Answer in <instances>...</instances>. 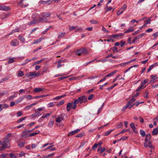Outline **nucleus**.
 <instances>
[{"mask_svg":"<svg viewBox=\"0 0 158 158\" xmlns=\"http://www.w3.org/2000/svg\"><path fill=\"white\" fill-rule=\"evenodd\" d=\"M0 144L2 145L0 150L3 151L6 148H9L10 147V143L9 140H5L4 141H0Z\"/></svg>","mask_w":158,"mask_h":158,"instance_id":"f257e3e1","label":"nucleus"},{"mask_svg":"<svg viewBox=\"0 0 158 158\" xmlns=\"http://www.w3.org/2000/svg\"><path fill=\"white\" fill-rule=\"evenodd\" d=\"M87 98L84 95L81 96L78 98L77 99L74 101V103L76 105L79 103L82 104V103H85L87 102Z\"/></svg>","mask_w":158,"mask_h":158,"instance_id":"f03ea898","label":"nucleus"},{"mask_svg":"<svg viewBox=\"0 0 158 158\" xmlns=\"http://www.w3.org/2000/svg\"><path fill=\"white\" fill-rule=\"evenodd\" d=\"M77 107V105L74 103V102L72 103H68L67 106V110L68 111L70 110L71 108L73 109H75Z\"/></svg>","mask_w":158,"mask_h":158,"instance_id":"7ed1b4c3","label":"nucleus"},{"mask_svg":"<svg viewBox=\"0 0 158 158\" xmlns=\"http://www.w3.org/2000/svg\"><path fill=\"white\" fill-rule=\"evenodd\" d=\"M10 44L12 46L16 47L19 45V42L17 39H14L10 41Z\"/></svg>","mask_w":158,"mask_h":158,"instance_id":"20e7f679","label":"nucleus"},{"mask_svg":"<svg viewBox=\"0 0 158 158\" xmlns=\"http://www.w3.org/2000/svg\"><path fill=\"white\" fill-rule=\"evenodd\" d=\"M10 10V8L4 5L0 6V10L8 11Z\"/></svg>","mask_w":158,"mask_h":158,"instance_id":"39448f33","label":"nucleus"},{"mask_svg":"<svg viewBox=\"0 0 158 158\" xmlns=\"http://www.w3.org/2000/svg\"><path fill=\"white\" fill-rule=\"evenodd\" d=\"M127 8V6L125 4H124L123 6L119 10L120 11L119 14H118V15H119L123 13V11Z\"/></svg>","mask_w":158,"mask_h":158,"instance_id":"423d86ee","label":"nucleus"},{"mask_svg":"<svg viewBox=\"0 0 158 158\" xmlns=\"http://www.w3.org/2000/svg\"><path fill=\"white\" fill-rule=\"evenodd\" d=\"M28 132L27 131H23L22 134L21 135V137H25V138H28L30 137V134L28 133Z\"/></svg>","mask_w":158,"mask_h":158,"instance_id":"0eeeda50","label":"nucleus"},{"mask_svg":"<svg viewBox=\"0 0 158 158\" xmlns=\"http://www.w3.org/2000/svg\"><path fill=\"white\" fill-rule=\"evenodd\" d=\"M64 119V117L62 115H59L56 118V121L57 123L61 122Z\"/></svg>","mask_w":158,"mask_h":158,"instance_id":"6e6552de","label":"nucleus"},{"mask_svg":"<svg viewBox=\"0 0 158 158\" xmlns=\"http://www.w3.org/2000/svg\"><path fill=\"white\" fill-rule=\"evenodd\" d=\"M123 35V33H121L115 35H112L110 36L111 37L118 39L120 37H122Z\"/></svg>","mask_w":158,"mask_h":158,"instance_id":"1a4fd4ad","label":"nucleus"},{"mask_svg":"<svg viewBox=\"0 0 158 158\" xmlns=\"http://www.w3.org/2000/svg\"><path fill=\"white\" fill-rule=\"evenodd\" d=\"M51 14L49 12H45L41 14V16L44 17H48L50 16Z\"/></svg>","mask_w":158,"mask_h":158,"instance_id":"9d476101","label":"nucleus"},{"mask_svg":"<svg viewBox=\"0 0 158 158\" xmlns=\"http://www.w3.org/2000/svg\"><path fill=\"white\" fill-rule=\"evenodd\" d=\"M9 107V105L6 104H0V111L2 110L3 109L7 108Z\"/></svg>","mask_w":158,"mask_h":158,"instance_id":"9b49d317","label":"nucleus"},{"mask_svg":"<svg viewBox=\"0 0 158 158\" xmlns=\"http://www.w3.org/2000/svg\"><path fill=\"white\" fill-rule=\"evenodd\" d=\"M37 23H38L41 22H48V20L45 18H41L37 20Z\"/></svg>","mask_w":158,"mask_h":158,"instance_id":"f8f14e48","label":"nucleus"},{"mask_svg":"<svg viewBox=\"0 0 158 158\" xmlns=\"http://www.w3.org/2000/svg\"><path fill=\"white\" fill-rule=\"evenodd\" d=\"M80 131V129H78L73 131H72L69 133L68 135L69 136L72 135H74L75 134L78 133Z\"/></svg>","mask_w":158,"mask_h":158,"instance_id":"ddd939ff","label":"nucleus"},{"mask_svg":"<svg viewBox=\"0 0 158 158\" xmlns=\"http://www.w3.org/2000/svg\"><path fill=\"white\" fill-rule=\"evenodd\" d=\"M66 96V94H64V95H63L61 96H57V97H56L55 98H53V100H58L62 98H64V97H65Z\"/></svg>","mask_w":158,"mask_h":158,"instance_id":"4468645a","label":"nucleus"},{"mask_svg":"<svg viewBox=\"0 0 158 158\" xmlns=\"http://www.w3.org/2000/svg\"><path fill=\"white\" fill-rule=\"evenodd\" d=\"M53 121L52 120H50L48 124V126L49 127L51 128L53 126Z\"/></svg>","mask_w":158,"mask_h":158,"instance_id":"2eb2a0df","label":"nucleus"},{"mask_svg":"<svg viewBox=\"0 0 158 158\" xmlns=\"http://www.w3.org/2000/svg\"><path fill=\"white\" fill-rule=\"evenodd\" d=\"M151 138V136L150 134H148L146 136V137L145 138V141L146 142H147L148 141L150 140V139Z\"/></svg>","mask_w":158,"mask_h":158,"instance_id":"dca6fc26","label":"nucleus"},{"mask_svg":"<svg viewBox=\"0 0 158 158\" xmlns=\"http://www.w3.org/2000/svg\"><path fill=\"white\" fill-rule=\"evenodd\" d=\"M152 134L154 135H156L158 134V127L154 129L152 132Z\"/></svg>","mask_w":158,"mask_h":158,"instance_id":"f3484780","label":"nucleus"},{"mask_svg":"<svg viewBox=\"0 0 158 158\" xmlns=\"http://www.w3.org/2000/svg\"><path fill=\"white\" fill-rule=\"evenodd\" d=\"M44 60V58L40 60L36 61L33 64L32 66H34L36 64H38L42 63Z\"/></svg>","mask_w":158,"mask_h":158,"instance_id":"a211bd4d","label":"nucleus"},{"mask_svg":"<svg viewBox=\"0 0 158 158\" xmlns=\"http://www.w3.org/2000/svg\"><path fill=\"white\" fill-rule=\"evenodd\" d=\"M43 39L42 38H40L34 41V42L32 43V44H35L38 43H40L43 40Z\"/></svg>","mask_w":158,"mask_h":158,"instance_id":"6ab92c4d","label":"nucleus"},{"mask_svg":"<svg viewBox=\"0 0 158 158\" xmlns=\"http://www.w3.org/2000/svg\"><path fill=\"white\" fill-rule=\"evenodd\" d=\"M10 157L12 158H16L18 157L17 153L13 154L12 153H10L9 154Z\"/></svg>","mask_w":158,"mask_h":158,"instance_id":"aec40b11","label":"nucleus"},{"mask_svg":"<svg viewBox=\"0 0 158 158\" xmlns=\"http://www.w3.org/2000/svg\"><path fill=\"white\" fill-rule=\"evenodd\" d=\"M117 70H115L112 72H111V73H109V74H107V75H106L105 77H109L110 76H112V75H113V74L116 73L117 72Z\"/></svg>","mask_w":158,"mask_h":158,"instance_id":"412c9836","label":"nucleus"},{"mask_svg":"<svg viewBox=\"0 0 158 158\" xmlns=\"http://www.w3.org/2000/svg\"><path fill=\"white\" fill-rule=\"evenodd\" d=\"M40 132V131H37L36 132H33L31 134H30V137L34 136L38 134Z\"/></svg>","mask_w":158,"mask_h":158,"instance_id":"4be33fe9","label":"nucleus"},{"mask_svg":"<svg viewBox=\"0 0 158 158\" xmlns=\"http://www.w3.org/2000/svg\"><path fill=\"white\" fill-rule=\"evenodd\" d=\"M146 87V86L142 84V83H141V85L137 89L136 91H138L141 89H144Z\"/></svg>","mask_w":158,"mask_h":158,"instance_id":"5701e85b","label":"nucleus"},{"mask_svg":"<svg viewBox=\"0 0 158 158\" xmlns=\"http://www.w3.org/2000/svg\"><path fill=\"white\" fill-rule=\"evenodd\" d=\"M43 89L40 88H36L34 89V91L35 92H38L42 91Z\"/></svg>","mask_w":158,"mask_h":158,"instance_id":"b1692460","label":"nucleus"},{"mask_svg":"<svg viewBox=\"0 0 158 158\" xmlns=\"http://www.w3.org/2000/svg\"><path fill=\"white\" fill-rule=\"evenodd\" d=\"M34 72H30L27 73L26 74V76L27 77H30L31 76H34Z\"/></svg>","mask_w":158,"mask_h":158,"instance_id":"393cba45","label":"nucleus"},{"mask_svg":"<svg viewBox=\"0 0 158 158\" xmlns=\"http://www.w3.org/2000/svg\"><path fill=\"white\" fill-rule=\"evenodd\" d=\"M18 38L22 42L24 43L25 42V39L21 35H19L18 36Z\"/></svg>","mask_w":158,"mask_h":158,"instance_id":"a878e982","label":"nucleus"},{"mask_svg":"<svg viewBox=\"0 0 158 158\" xmlns=\"http://www.w3.org/2000/svg\"><path fill=\"white\" fill-rule=\"evenodd\" d=\"M18 157H21L23 156L25 157V153L23 152H21L19 154L17 153Z\"/></svg>","mask_w":158,"mask_h":158,"instance_id":"bb28decb","label":"nucleus"},{"mask_svg":"<svg viewBox=\"0 0 158 158\" xmlns=\"http://www.w3.org/2000/svg\"><path fill=\"white\" fill-rule=\"evenodd\" d=\"M18 75L19 77H22L24 75L23 72L21 71H19Z\"/></svg>","mask_w":158,"mask_h":158,"instance_id":"cd10ccee","label":"nucleus"},{"mask_svg":"<svg viewBox=\"0 0 158 158\" xmlns=\"http://www.w3.org/2000/svg\"><path fill=\"white\" fill-rule=\"evenodd\" d=\"M51 114V113H46L45 114H43L42 116V118H47L48 116L50 115Z\"/></svg>","mask_w":158,"mask_h":158,"instance_id":"c85d7f7f","label":"nucleus"},{"mask_svg":"<svg viewBox=\"0 0 158 158\" xmlns=\"http://www.w3.org/2000/svg\"><path fill=\"white\" fill-rule=\"evenodd\" d=\"M45 109V108L44 107H43L40 108H39L37 109V110H35V112H37V110L38 111H41L44 110Z\"/></svg>","mask_w":158,"mask_h":158,"instance_id":"c756f323","label":"nucleus"},{"mask_svg":"<svg viewBox=\"0 0 158 158\" xmlns=\"http://www.w3.org/2000/svg\"><path fill=\"white\" fill-rule=\"evenodd\" d=\"M113 130H108V131H107V132H106L104 133V135L105 136H108Z\"/></svg>","mask_w":158,"mask_h":158,"instance_id":"7c9ffc66","label":"nucleus"},{"mask_svg":"<svg viewBox=\"0 0 158 158\" xmlns=\"http://www.w3.org/2000/svg\"><path fill=\"white\" fill-rule=\"evenodd\" d=\"M65 35V33H60L58 35V38H60L61 37H64Z\"/></svg>","mask_w":158,"mask_h":158,"instance_id":"2f4dec72","label":"nucleus"},{"mask_svg":"<svg viewBox=\"0 0 158 158\" xmlns=\"http://www.w3.org/2000/svg\"><path fill=\"white\" fill-rule=\"evenodd\" d=\"M145 33H142L139 35H138V36H136V37L137 38V39H139L141 38H142L143 36H144L145 35Z\"/></svg>","mask_w":158,"mask_h":158,"instance_id":"473e14b6","label":"nucleus"},{"mask_svg":"<svg viewBox=\"0 0 158 158\" xmlns=\"http://www.w3.org/2000/svg\"><path fill=\"white\" fill-rule=\"evenodd\" d=\"M134 31V29L129 28V29H128L126 31H125L124 33H128L130 32H132Z\"/></svg>","mask_w":158,"mask_h":158,"instance_id":"72a5a7b5","label":"nucleus"},{"mask_svg":"<svg viewBox=\"0 0 158 158\" xmlns=\"http://www.w3.org/2000/svg\"><path fill=\"white\" fill-rule=\"evenodd\" d=\"M89 21L91 23L93 24H97L98 23L97 21L94 20H90Z\"/></svg>","mask_w":158,"mask_h":158,"instance_id":"f704fd0d","label":"nucleus"},{"mask_svg":"<svg viewBox=\"0 0 158 158\" xmlns=\"http://www.w3.org/2000/svg\"><path fill=\"white\" fill-rule=\"evenodd\" d=\"M26 118H27L26 117H24L21 118H20V119H19V120H18L17 121V122L18 123H20L21 122L23 121V120H25Z\"/></svg>","mask_w":158,"mask_h":158,"instance_id":"c9c22d12","label":"nucleus"},{"mask_svg":"<svg viewBox=\"0 0 158 158\" xmlns=\"http://www.w3.org/2000/svg\"><path fill=\"white\" fill-rule=\"evenodd\" d=\"M51 27V26H49L48 28L46 29L44 31H43L42 32V34H45L46 32H47L50 29Z\"/></svg>","mask_w":158,"mask_h":158,"instance_id":"e433bc0d","label":"nucleus"},{"mask_svg":"<svg viewBox=\"0 0 158 158\" xmlns=\"http://www.w3.org/2000/svg\"><path fill=\"white\" fill-rule=\"evenodd\" d=\"M9 155V154L6 153H2L1 155V156L3 158H6L7 156Z\"/></svg>","mask_w":158,"mask_h":158,"instance_id":"4c0bfd02","label":"nucleus"},{"mask_svg":"<svg viewBox=\"0 0 158 158\" xmlns=\"http://www.w3.org/2000/svg\"><path fill=\"white\" fill-rule=\"evenodd\" d=\"M158 65V63H156L151 65L149 67L151 69H152L154 67Z\"/></svg>","mask_w":158,"mask_h":158,"instance_id":"58836bf2","label":"nucleus"},{"mask_svg":"<svg viewBox=\"0 0 158 158\" xmlns=\"http://www.w3.org/2000/svg\"><path fill=\"white\" fill-rule=\"evenodd\" d=\"M140 134L143 136L144 137L145 136V132L144 131L140 130Z\"/></svg>","mask_w":158,"mask_h":158,"instance_id":"ea45409f","label":"nucleus"},{"mask_svg":"<svg viewBox=\"0 0 158 158\" xmlns=\"http://www.w3.org/2000/svg\"><path fill=\"white\" fill-rule=\"evenodd\" d=\"M35 23H37V20L36 21L34 20V21H31V22H30V23H28V25H31V24H35Z\"/></svg>","mask_w":158,"mask_h":158,"instance_id":"a19ab883","label":"nucleus"},{"mask_svg":"<svg viewBox=\"0 0 158 158\" xmlns=\"http://www.w3.org/2000/svg\"><path fill=\"white\" fill-rule=\"evenodd\" d=\"M123 123L121 122L116 127L118 128H120L123 127Z\"/></svg>","mask_w":158,"mask_h":158,"instance_id":"79ce46f5","label":"nucleus"},{"mask_svg":"<svg viewBox=\"0 0 158 158\" xmlns=\"http://www.w3.org/2000/svg\"><path fill=\"white\" fill-rule=\"evenodd\" d=\"M64 100H62L60 101L58 104L57 105L58 106H60L63 105L64 103Z\"/></svg>","mask_w":158,"mask_h":158,"instance_id":"37998d69","label":"nucleus"},{"mask_svg":"<svg viewBox=\"0 0 158 158\" xmlns=\"http://www.w3.org/2000/svg\"><path fill=\"white\" fill-rule=\"evenodd\" d=\"M48 107H53L54 105V104L53 102H51L48 103L47 105Z\"/></svg>","mask_w":158,"mask_h":158,"instance_id":"c03bdc74","label":"nucleus"},{"mask_svg":"<svg viewBox=\"0 0 158 158\" xmlns=\"http://www.w3.org/2000/svg\"><path fill=\"white\" fill-rule=\"evenodd\" d=\"M32 106L31 104L27 105L25 107L24 109L26 110H28L30 109L31 107H32Z\"/></svg>","mask_w":158,"mask_h":158,"instance_id":"a18cd8bd","label":"nucleus"},{"mask_svg":"<svg viewBox=\"0 0 158 158\" xmlns=\"http://www.w3.org/2000/svg\"><path fill=\"white\" fill-rule=\"evenodd\" d=\"M25 143L24 142H22L18 144L19 147L22 148L24 146Z\"/></svg>","mask_w":158,"mask_h":158,"instance_id":"49530a36","label":"nucleus"},{"mask_svg":"<svg viewBox=\"0 0 158 158\" xmlns=\"http://www.w3.org/2000/svg\"><path fill=\"white\" fill-rule=\"evenodd\" d=\"M129 64V62H127L120 64H119V65L120 66L125 67L126 66V65L128 64Z\"/></svg>","mask_w":158,"mask_h":158,"instance_id":"de8ad7c7","label":"nucleus"},{"mask_svg":"<svg viewBox=\"0 0 158 158\" xmlns=\"http://www.w3.org/2000/svg\"><path fill=\"white\" fill-rule=\"evenodd\" d=\"M11 134L10 133L8 134L6 137L4 138L5 140H8V139L11 136Z\"/></svg>","mask_w":158,"mask_h":158,"instance_id":"09e8293b","label":"nucleus"},{"mask_svg":"<svg viewBox=\"0 0 158 158\" xmlns=\"http://www.w3.org/2000/svg\"><path fill=\"white\" fill-rule=\"evenodd\" d=\"M76 28V27L75 26H69V31H72L75 29Z\"/></svg>","mask_w":158,"mask_h":158,"instance_id":"8fccbe9b","label":"nucleus"},{"mask_svg":"<svg viewBox=\"0 0 158 158\" xmlns=\"http://www.w3.org/2000/svg\"><path fill=\"white\" fill-rule=\"evenodd\" d=\"M104 105V103H103V104L102 105V106H101V107L100 108H99L98 110V114H99L100 113V112L101 110H102V108H103V107Z\"/></svg>","mask_w":158,"mask_h":158,"instance_id":"3c124183","label":"nucleus"},{"mask_svg":"<svg viewBox=\"0 0 158 158\" xmlns=\"http://www.w3.org/2000/svg\"><path fill=\"white\" fill-rule=\"evenodd\" d=\"M105 8L106 9V12H107L108 11H109L111 10H112V7H108V6H106V7Z\"/></svg>","mask_w":158,"mask_h":158,"instance_id":"603ef678","label":"nucleus"},{"mask_svg":"<svg viewBox=\"0 0 158 158\" xmlns=\"http://www.w3.org/2000/svg\"><path fill=\"white\" fill-rule=\"evenodd\" d=\"M69 77V76H64V77H59V79L60 80H61L67 78Z\"/></svg>","mask_w":158,"mask_h":158,"instance_id":"864d4df0","label":"nucleus"},{"mask_svg":"<svg viewBox=\"0 0 158 158\" xmlns=\"http://www.w3.org/2000/svg\"><path fill=\"white\" fill-rule=\"evenodd\" d=\"M23 98H24L23 97H21L20 98L18 99L17 100V103H19L21 102L23 100Z\"/></svg>","mask_w":158,"mask_h":158,"instance_id":"5fc2aeb1","label":"nucleus"},{"mask_svg":"<svg viewBox=\"0 0 158 158\" xmlns=\"http://www.w3.org/2000/svg\"><path fill=\"white\" fill-rule=\"evenodd\" d=\"M81 51L82 52V53L86 54L87 52V50L85 48H83L82 49H81Z\"/></svg>","mask_w":158,"mask_h":158,"instance_id":"6e6d98bb","label":"nucleus"},{"mask_svg":"<svg viewBox=\"0 0 158 158\" xmlns=\"http://www.w3.org/2000/svg\"><path fill=\"white\" fill-rule=\"evenodd\" d=\"M81 53H82V52L81 51V50L80 49L77 51L76 52V54L78 55H80Z\"/></svg>","mask_w":158,"mask_h":158,"instance_id":"4d7b16f0","label":"nucleus"},{"mask_svg":"<svg viewBox=\"0 0 158 158\" xmlns=\"http://www.w3.org/2000/svg\"><path fill=\"white\" fill-rule=\"evenodd\" d=\"M14 61H15V60L13 58L10 59H9V60L8 61V63L9 64L11 63L14 62Z\"/></svg>","mask_w":158,"mask_h":158,"instance_id":"13d9d810","label":"nucleus"},{"mask_svg":"<svg viewBox=\"0 0 158 158\" xmlns=\"http://www.w3.org/2000/svg\"><path fill=\"white\" fill-rule=\"evenodd\" d=\"M127 138V136H123L122 137L121 139H120L119 140V141L121 140H126Z\"/></svg>","mask_w":158,"mask_h":158,"instance_id":"bf43d9fd","label":"nucleus"},{"mask_svg":"<svg viewBox=\"0 0 158 158\" xmlns=\"http://www.w3.org/2000/svg\"><path fill=\"white\" fill-rule=\"evenodd\" d=\"M43 97H44L43 95H41L38 96H35L34 97V98H35V99H37V98H43Z\"/></svg>","mask_w":158,"mask_h":158,"instance_id":"052dcab7","label":"nucleus"},{"mask_svg":"<svg viewBox=\"0 0 158 158\" xmlns=\"http://www.w3.org/2000/svg\"><path fill=\"white\" fill-rule=\"evenodd\" d=\"M151 20L150 19L145 21V24L147 25L148 24H150L151 23Z\"/></svg>","mask_w":158,"mask_h":158,"instance_id":"680f3d73","label":"nucleus"},{"mask_svg":"<svg viewBox=\"0 0 158 158\" xmlns=\"http://www.w3.org/2000/svg\"><path fill=\"white\" fill-rule=\"evenodd\" d=\"M120 77V75H118L115 78L113 81L112 83L114 82L118 79V78Z\"/></svg>","mask_w":158,"mask_h":158,"instance_id":"e2e57ef3","label":"nucleus"},{"mask_svg":"<svg viewBox=\"0 0 158 158\" xmlns=\"http://www.w3.org/2000/svg\"><path fill=\"white\" fill-rule=\"evenodd\" d=\"M25 92V91L23 89H20L19 92V94H21L24 93Z\"/></svg>","mask_w":158,"mask_h":158,"instance_id":"0e129e2a","label":"nucleus"},{"mask_svg":"<svg viewBox=\"0 0 158 158\" xmlns=\"http://www.w3.org/2000/svg\"><path fill=\"white\" fill-rule=\"evenodd\" d=\"M139 118L140 122L141 123H143V118H142L140 116H139Z\"/></svg>","mask_w":158,"mask_h":158,"instance_id":"69168bd1","label":"nucleus"},{"mask_svg":"<svg viewBox=\"0 0 158 158\" xmlns=\"http://www.w3.org/2000/svg\"><path fill=\"white\" fill-rule=\"evenodd\" d=\"M152 35L154 36V38H155L157 36H158V32L154 33L152 34Z\"/></svg>","mask_w":158,"mask_h":158,"instance_id":"338daca9","label":"nucleus"},{"mask_svg":"<svg viewBox=\"0 0 158 158\" xmlns=\"http://www.w3.org/2000/svg\"><path fill=\"white\" fill-rule=\"evenodd\" d=\"M94 97V95L91 94L90 95L88 98V99L89 100H91Z\"/></svg>","mask_w":158,"mask_h":158,"instance_id":"774afa93","label":"nucleus"}]
</instances>
